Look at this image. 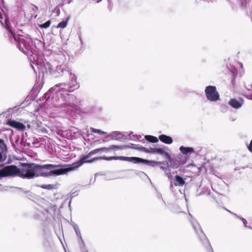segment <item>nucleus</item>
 Masks as SVG:
<instances>
[{"instance_id":"6ab92c4d","label":"nucleus","mask_w":252,"mask_h":252,"mask_svg":"<svg viewBox=\"0 0 252 252\" xmlns=\"http://www.w3.org/2000/svg\"><path fill=\"white\" fill-rule=\"evenodd\" d=\"M70 19V16H68L67 17V18H66V20L65 21H63L60 23H59L58 25L57 26L56 28H62V29H64L65 28L67 25V23L68 22V21Z\"/></svg>"},{"instance_id":"f8f14e48","label":"nucleus","mask_w":252,"mask_h":252,"mask_svg":"<svg viewBox=\"0 0 252 252\" xmlns=\"http://www.w3.org/2000/svg\"><path fill=\"white\" fill-rule=\"evenodd\" d=\"M18 42V46L19 49L24 52V48L27 49L29 47V44L26 41V40L22 38H18L17 40Z\"/></svg>"},{"instance_id":"20e7f679","label":"nucleus","mask_w":252,"mask_h":252,"mask_svg":"<svg viewBox=\"0 0 252 252\" xmlns=\"http://www.w3.org/2000/svg\"><path fill=\"white\" fill-rule=\"evenodd\" d=\"M19 177L28 179L35 177L33 163H23L20 168Z\"/></svg>"},{"instance_id":"9b49d317","label":"nucleus","mask_w":252,"mask_h":252,"mask_svg":"<svg viewBox=\"0 0 252 252\" xmlns=\"http://www.w3.org/2000/svg\"><path fill=\"white\" fill-rule=\"evenodd\" d=\"M243 103V100L240 99L238 100L235 98L231 99L229 102V104L233 108L238 109L240 108Z\"/></svg>"},{"instance_id":"2eb2a0df","label":"nucleus","mask_w":252,"mask_h":252,"mask_svg":"<svg viewBox=\"0 0 252 252\" xmlns=\"http://www.w3.org/2000/svg\"><path fill=\"white\" fill-rule=\"evenodd\" d=\"M57 70L61 75H63L64 72L70 75L71 74L69 71L65 69L64 65H58Z\"/></svg>"},{"instance_id":"aec40b11","label":"nucleus","mask_w":252,"mask_h":252,"mask_svg":"<svg viewBox=\"0 0 252 252\" xmlns=\"http://www.w3.org/2000/svg\"><path fill=\"white\" fill-rule=\"evenodd\" d=\"M145 139L151 143H157L158 142V140L157 137L152 136V135H145Z\"/></svg>"},{"instance_id":"5701e85b","label":"nucleus","mask_w":252,"mask_h":252,"mask_svg":"<svg viewBox=\"0 0 252 252\" xmlns=\"http://www.w3.org/2000/svg\"><path fill=\"white\" fill-rule=\"evenodd\" d=\"M51 21L50 20H48V21H47L45 23H43L42 24L39 25V27L40 28H42V29H46V28L49 27V26L51 25Z\"/></svg>"},{"instance_id":"f3484780","label":"nucleus","mask_w":252,"mask_h":252,"mask_svg":"<svg viewBox=\"0 0 252 252\" xmlns=\"http://www.w3.org/2000/svg\"><path fill=\"white\" fill-rule=\"evenodd\" d=\"M175 179L177 183H175V186H182L185 184V180L180 176L176 175L175 176Z\"/></svg>"},{"instance_id":"cd10ccee","label":"nucleus","mask_w":252,"mask_h":252,"mask_svg":"<svg viewBox=\"0 0 252 252\" xmlns=\"http://www.w3.org/2000/svg\"><path fill=\"white\" fill-rule=\"evenodd\" d=\"M2 158V155H1V154L0 153V161L1 160Z\"/></svg>"},{"instance_id":"a878e982","label":"nucleus","mask_w":252,"mask_h":252,"mask_svg":"<svg viewBox=\"0 0 252 252\" xmlns=\"http://www.w3.org/2000/svg\"><path fill=\"white\" fill-rule=\"evenodd\" d=\"M33 6H34V9H33V10L36 11V12H37L38 11V7L35 5H33Z\"/></svg>"},{"instance_id":"c85d7f7f","label":"nucleus","mask_w":252,"mask_h":252,"mask_svg":"<svg viewBox=\"0 0 252 252\" xmlns=\"http://www.w3.org/2000/svg\"><path fill=\"white\" fill-rule=\"evenodd\" d=\"M12 34H13V33H12ZM13 37H14V38L15 40V41H16V40H16V37L15 35H13Z\"/></svg>"},{"instance_id":"dca6fc26","label":"nucleus","mask_w":252,"mask_h":252,"mask_svg":"<svg viewBox=\"0 0 252 252\" xmlns=\"http://www.w3.org/2000/svg\"><path fill=\"white\" fill-rule=\"evenodd\" d=\"M180 150L181 153L184 155H187L188 153H192L194 151V149L192 148L185 147L183 146L180 147Z\"/></svg>"},{"instance_id":"4be33fe9","label":"nucleus","mask_w":252,"mask_h":252,"mask_svg":"<svg viewBox=\"0 0 252 252\" xmlns=\"http://www.w3.org/2000/svg\"><path fill=\"white\" fill-rule=\"evenodd\" d=\"M90 130L92 132L97 133L100 135H103V134H105L106 133V132L101 131L100 129H97L93 128V127L90 128Z\"/></svg>"},{"instance_id":"bb28decb","label":"nucleus","mask_w":252,"mask_h":252,"mask_svg":"<svg viewBox=\"0 0 252 252\" xmlns=\"http://www.w3.org/2000/svg\"><path fill=\"white\" fill-rule=\"evenodd\" d=\"M232 77H233V78H232V84L234 86V83H233L234 80V73H233Z\"/></svg>"},{"instance_id":"c756f323","label":"nucleus","mask_w":252,"mask_h":252,"mask_svg":"<svg viewBox=\"0 0 252 252\" xmlns=\"http://www.w3.org/2000/svg\"><path fill=\"white\" fill-rule=\"evenodd\" d=\"M71 106H72V107H74V105L72 104Z\"/></svg>"},{"instance_id":"ddd939ff","label":"nucleus","mask_w":252,"mask_h":252,"mask_svg":"<svg viewBox=\"0 0 252 252\" xmlns=\"http://www.w3.org/2000/svg\"><path fill=\"white\" fill-rule=\"evenodd\" d=\"M159 139L163 143L167 144H170L173 142L172 138L165 134H161L159 136Z\"/></svg>"},{"instance_id":"0eeeda50","label":"nucleus","mask_w":252,"mask_h":252,"mask_svg":"<svg viewBox=\"0 0 252 252\" xmlns=\"http://www.w3.org/2000/svg\"><path fill=\"white\" fill-rule=\"evenodd\" d=\"M205 93L207 99L211 101H216L220 99V95L215 86H207Z\"/></svg>"},{"instance_id":"7ed1b4c3","label":"nucleus","mask_w":252,"mask_h":252,"mask_svg":"<svg viewBox=\"0 0 252 252\" xmlns=\"http://www.w3.org/2000/svg\"><path fill=\"white\" fill-rule=\"evenodd\" d=\"M192 226L200 239L203 247L206 250H211L212 249L211 246L200 224L197 222H194L192 223Z\"/></svg>"},{"instance_id":"9d476101","label":"nucleus","mask_w":252,"mask_h":252,"mask_svg":"<svg viewBox=\"0 0 252 252\" xmlns=\"http://www.w3.org/2000/svg\"><path fill=\"white\" fill-rule=\"evenodd\" d=\"M147 152L151 154H159L161 155H165L167 158H170L168 153L162 148H151L149 150H148Z\"/></svg>"},{"instance_id":"4468645a","label":"nucleus","mask_w":252,"mask_h":252,"mask_svg":"<svg viewBox=\"0 0 252 252\" xmlns=\"http://www.w3.org/2000/svg\"><path fill=\"white\" fill-rule=\"evenodd\" d=\"M245 87L246 89L245 96L247 98L252 99V83L251 84H245Z\"/></svg>"},{"instance_id":"f03ea898","label":"nucleus","mask_w":252,"mask_h":252,"mask_svg":"<svg viewBox=\"0 0 252 252\" xmlns=\"http://www.w3.org/2000/svg\"><path fill=\"white\" fill-rule=\"evenodd\" d=\"M90 155L88 153L87 155H85L82 157L80 160L73 162L72 164H63V168L64 174H66L67 172L73 171L78 167H80L84 163H92L95 161H97L98 160L104 159L105 160H117L118 159L119 157L113 156V157H94L91 159L87 160L90 157Z\"/></svg>"},{"instance_id":"412c9836","label":"nucleus","mask_w":252,"mask_h":252,"mask_svg":"<svg viewBox=\"0 0 252 252\" xmlns=\"http://www.w3.org/2000/svg\"><path fill=\"white\" fill-rule=\"evenodd\" d=\"M3 4V0H0V23L2 24L3 15L1 13V11L3 12L2 8V5Z\"/></svg>"},{"instance_id":"423d86ee","label":"nucleus","mask_w":252,"mask_h":252,"mask_svg":"<svg viewBox=\"0 0 252 252\" xmlns=\"http://www.w3.org/2000/svg\"><path fill=\"white\" fill-rule=\"evenodd\" d=\"M20 168L14 165H7L0 170V178L19 176Z\"/></svg>"},{"instance_id":"6e6552de","label":"nucleus","mask_w":252,"mask_h":252,"mask_svg":"<svg viewBox=\"0 0 252 252\" xmlns=\"http://www.w3.org/2000/svg\"><path fill=\"white\" fill-rule=\"evenodd\" d=\"M119 149H122V147L120 146L112 145L109 147H102L101 148H97L90 151L89 154L91 157L92 156L100 152H109L113 150H117Z\"/></svg>"},{"instance_id":"a211bd4d","label":"nucleus","mask_w":252,"mask_h":252,"mask_svg":"<svg viewBox=\"0 0 252 252\" xmlns=\"http://www.w3.org/2000/svg\"><path fill=\"white\" fill-rule=\"evenodd\" d=\"M39 187L43 189H46L47 190H53L55 189H57L58 188L57 185H42L39 186Z\"/></svg>"},{"instance_id":"f257e3e1","label":"nucleus","mask_w":252,"mask_h":252,"mask_svg":"<svg viewBox=\"0 0 252 252\" xmlns=\"http://www.w3.org/2000/svg\"><path fill=\"white\" fill-rule=\"evenodd\" d=\"M35 177L59 176L64 174L63 164H46L43 165L33 163Z\"/></svg>"},{"instance_id":"39448f33","label":"nucleus","mask_w":252,"mask_h":252,"mask_svg":"<svg viewBox=\"0 0 252 252\" xmlns=\"http://www.w3.org/2000/svg\"><path fill=\"white\" fill-rule=\"evenodd\" d=\"M118 159L128 162H132L134 163H143L151 166H155L157 165H161L163 163L162 162L157 161L155 160H149L138 157H127L121 156L118 157Z\"/></svg>"},{"instance_id":"1a4fd4ad","label":"nucleus","mask_w":252,"mask_h":252,"mask_svg":"<svg viewBox=\"0 0 252 252\" xmlns=\"http://www.w3.org/2000/svg\"><path fill=\"white\" fill-rule=\"evenodd\" d=\"M6 124L18 130L24 131L26 129V126L23 123L15 120H9L6 122Z\"/></svg>"},{"instance_id":"393cba45","label":"nucleus","mask_w":252,"mask_h":252,"mask_svg":"<svg viewBox=\"0 0 252 252\" xmlns=\"http://www.w3.org/2000/svg\"><path fill=\"white\" fill-rule=\"evenodd\" d=\"M3 147H5L4 141L2 139H0V148H2Z\"/></svg>"},{"instance_id":"b1692460","label":"nucleus","mask_w":252,"mask_h":252,"mask_svg":"<svg viewBox=\"0 0 252 252\" xmlns=\"http://www.w3.org/2000/svg\"><path fill=\"white\" fill-rule=\"evenodd\" d=\"M247 148L248 150L252 153V140L250 142V143L249 144L247 145Z\"/></svg>"}]
</instances>
